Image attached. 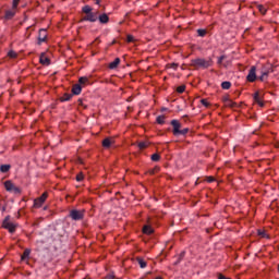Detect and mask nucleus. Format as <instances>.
<instances>
[{
	"label": "nucleus",
	"mask_w": 279,
	"mask_h": 279,
	"mask_svg": "<svg viewBox=\"0 0 279 279\" xmlns=\"http://www.w3.org/2000/svg\"><path fill=\"white\" fill-rule=\"evenodd\" d=\"M2 228L4 230H8L11 234H14L16 232V223L10 221V216H7L2 222Z\"/></svg>",
	"instance_id": "nucleus-1"
},
{
	"label": "nucleus",
	"mask_w": 279,
	"mask_h": 279,
	"mask_svg": "<svg viewBox=\"0 0 279 279\" xmlns=\"http://www.w3.org/2000/svg\"><path fill=\"white\" fill-rule=\"evenodd\" d=\"M269 73H274V69L271 68V64L263 65L260 69V82H265L267 77H269Z\"/></svg>",
	"instance_id": "nucleus-2"
},
{
	"label": "nucleus",
	"mask_w": 279,
	"mask_h": 279,
	"mask_svg": "<svg viewBox=\"0 0 279 279\" xmlns=\"http://www.w3.org/2000/svg\"><path fill=\"white\" fill-rule=\"evenodd\" d=\"M4 189L8 193H13L14 195H21V189L15 186L14 183L10 180L4 182Z\"/></svg>",
	"instance_id": "nucleus-3"
},
{
	"label": "nucleus",
	"mask_w": 279,
	"mask_h": 279,
	"mask_svg": "<svg viewBox=\"0 0 279 279\" xmlns=\"http://www.w3.org/2000/svg\"><path fill=\"white\" fill-rule=\"evenodd\" d=\"M69 217L72 221H82V219H84V210L72 209L69 213Z\"/></svg>",
	"instance_id": "nucleus-4"
},
{
	"label": "nucleus",
	"mask_w": 279,
	"mask_h": 279,
	"mask_svg": "<svg viewBox=\"0 0 279 279\" xmlns=\"http://www.w3.org/2000/svg\"><path fill=\"white\" fill-rule=\"evenodd\" d=\"M192 66H201V69H208L210 66V61L205 59H193Z\"/></svg>",
	"instance_id": "nucleus-5"
},
{
	"label": "nucleus",
	"mask_w": 279,
	"mask_h": 279,
	"mask_svg": "<svg viewBox=\"0 0 279 279\" xmlns=\"http://www.w3.org/2000/svg\"><path fill=\"white\" fill-rule=\"evenodd\" d=\"M170 125H172V134L173 136H180V130H182V123L178 120H172L170 122Z\"/></svg>",
	"instance_id": "nucleus-6"
},
{
	"label": "nucleus",
	"mask_w": 279,
	"mask_h": 279,
	"mask_svg": "<svg viewBox=\"0 0 279 279\" xmlns=\"http://www.w3.org/2000/svg\"><path fill=\"white\" fill-rule=\"evenodd\" d=\"M47 197H49V194L47 192H45L41 196H39L38 198H36L34 201V207L40 208L43 206V204H45V202L47 201Z\"/></svg>",
	"instance_id": "nucleus-7"
},
{
	"label": "nucleus",
	"mask_w": 279,
	"mask_h": 279,
	"mask_svg": "<svg viewBox=\"0 0 279 279\" xmlns=\"http://www.w3.org/2000/svg\"><path fill=\"white\" fill-rule=\"evenodd\" d=\"M98 20V15L96 12H90V13H87L83 19L82 21H88L89 23H95L97 22Z\"/></svg>",
	"instance_id": "nucleus-8"
},
{
	"label": "nucleus",
	"mask_w": 279,
	"mask_h": 279,
	"mask_svg": "<svg viewBox=\"0 0 279 279\" xmlns=\"http://www.w3.org/2000/svg\"><path fill=\"white\" fill-rule=\"evenodd\" d=\"M247 82H256V66H252L246 76Z\"/></svg>",
	"instance_id": "nucleus-9"
},
{
	"label": "nucleus",
	"mask_w": 279,
	"mask_h": 279,
	"mask_svg": "<svg viewBox=\"0 0 279 279\" xmlns=\"http://www.w3.org/2000/svg\"><path fill=\"white\" fill-rule=\"evenodd\" d=\"M47 40V29L41 28L38 33V45H43Z\"/></svg>",
	"instance_id": "nucleus-10"
},
{
	"label": "nucleus",
	"mask_w": 279,
	"mask_h": 279,
	"mask_svg": "<svg viewBox=\"0 0 279 279\" xmlns=\"http://www.w3.org/2000/svg\"><path fill=\"white\" fill-rule=\"evenodd\" d=\"M39 62L40 64H43L44 66H49V64H51V60L49 59V57H47V54L45 52H43L39 57Z\"/></svg>",
	"instance_id": "nucleus-11"
},
{
	"label": "nucleus",
	"mask_w": 279,
	"mask_h": 279,
	"mask_svg": "<svg viewBox=\"0 0 279 279\" xmlns=\"http://www.w3.org/2000/svg\"><path fill=\"white\" fill-rule=\"evenodd\" d=\"M15 10L16 9L5 11L4 19L7 21H11V19H14V16L16 15V11Z\"/></svg>",
	"instance_id": "nucleus-12"
},
{
	"label": "nucleus",
	"mask_w": 279,
	"mask_h": 279,
	"mask_svg": "<svg viewBox=\"0 0 279 279\" xmlns=\"http://www.w3.org/2000/svg\"><path fill=\"white\" fill-rule=\"evenodd\" d=\"M114 142L112 141V138L110 137H106L104 141H102V147H105V149H110V147H112V144Z\"/></svg>",
	"instance_id": "nucleus-13"
},
{
	"label": "nucleus",
	"mask_w": 279,
	"mask_h": 279,
	"mask_svg": "<svg viewBox=\"0 0 279 279\" xmlns=\"http://www.w3.org/2000/svg\"><path fill=\"white\" fill-rule=\"evenodd\" d=\"M73 95H82V85L75 84L72 87V96Z\"/></svg>",
	"instance_id": "nucleus-14"
},
{
	"label": "nucleus",
	"mask_w": 279,
	"mask_h": 279,
	"mask_svg": "<svg viewBox=\"0 0 279 279\" xmlns=\"http://www.w3.org/2000/svg\"><path fill=\"white\" fill-rule=\"evenodd\" d=\"M254 101H255V104H258V106H260V108H263V106H265V102H263V100L260 99V94L258 92H256L254 94Z\"/></svg>",
	"instance_id": "nucleus-15"
},
{
	"label": "nucleus",
	"mask_w": 279,
	"mask_h": 279,
	"mask_svg": "<svg viewBox=\"0 0 279 279\" xmlns=\"http://www.w3.org/2000/svg\"><path fill=\"white\" fill-rule=\"evenodd\" d=\"M98 21L99 23L106 24L109 23L110 17L108 16V14L104 13L101 15H98Z\"/></svg>",
	"instance_id": "nucleus-16"
},
{
	"label": "nucleus",
	"mask_w": 279,
	"mask_h": 279,
	"mask_svg": "<svg viewBox=\"0 0 279 279\" xmlns=\"http://www.w3.org/2000/svg\"><path fill=\"white\" fill-rule=\"evenodd\" d=\"M121 64V59L116 58L113 62L109 63V69L114 70Z\"/></svg>",
	"instance_id": "nucleus-17"
},
{
	"label": "nucleus",
	"mask_w": 279,
	"mask_h": 279,
	"mask_svg": "<svg viewBox=\"0 0 279 279\" xmlns=\"http://www.w3.org/2000/svg\"><path fill=\"white\" fill-rule=\"evenodd\" d=\"M143 233L144 234H154V229L151 228V226L146 225L143 227Z\"/></svg>",
	"instance_id": "nucleus-18"
},
{
	"label": "nucleus",
	"mask_w": 279,
	"mask_h": 279,
	"mask_svg": "<svg viewBox=\"0 0 279 279\" xmlns=\"http://www.w3.org/2000/svg\"><path fill=\"white\" fill-rule=\"evenodd\" d=\"M136 262L138 263L141 269H145V267H147V262H145L143 257H136Z\"/></svg>",
	"instance_id": "nucleus-19"
},
{
	"label": "nucleus",
	"mask_w": 279,
	"mask_h": 279,
	"mask_svg": "<svg viewBox=\"0 0 279 279\" xmlns=\"http://www.w3.org/2000/svg\"><path fill=\"white\" fill-rule=\"evenodd\" d=\"M231 87H232V83H230L229 81H225L221 83V88L223 90H230Z\"/></svg>",
	"instance_id": "nucleus-20"
},
{
	"label": "nucleus",
	"mask_w": 279,
	"mask_h": 279,
	"mask_svg": "<svg viewBox=\"0 0 279 279\" xmlns=\"http://www.w3.org/2000/svg\"><path fill=\"white\" fill-rule=\"evenodd\" d=\"M10 169H12L11 165H1L0 166L1 173H8V171H10Z\"/></svg>",
	"instance_id": "nucleus-21"
},
{
	"label": "nucleus",
	"mask_w": 279,
	"mask_h": 279,
	"mask_svg": "<svg viewBox=\"0 0 279 279\" xmlns=\"http://www.w3.org/2000/svg\"><path fill=\"white\" fill-rule=\"evenodd\" d=\"M73 98V94H64L61 98L60 101H71Z\"/></svg>",
	"instance_id": "nucleus-22"
},
{
	"label": "nucleus",
	"mask_w": 279,
	"mask_h": 279,
	"mask_svg": "<svg viewBox=\"0 0 279 279\" xmlns=\"http://www.w3.org/2000/svg\"><path fill=\"white\" fill-rule=\"evenodd\" d=\"M82 12L84 13V14H90L92 12H93V8H90V5H84L83 8H82Z\"/></svg>",
	"instance_id": "nucleus-23"
},
{
	"label": "nucleus",
	"mask_w": 279,
	"mask_h": 279,
	"mask_svg": "<svg viewBox=\"0 0 279 279\" xmlns=\"http://www.w3.org/2000/svg\"><path fill=\"white\" fill-rule=\"evenodd\" d=\"M29 254H32V251L29 248H26L22 254V260H26V258H29Z\"/></svg>",
	"instance_id": "nucleus-24"
},
{
	"label": "nucleus",
	"mask_w": 279,
	"mask_h": 279,
	"mask_svg": "<svg viewBox=\"0 0 279 279\" xmlns=\"http://www.w3.org/2000/svg\"><path fill=\"white\" fill-rule=\"evenodd\" d=\"M78 84H80V86H84V84H88V77H86V76H81V77L78 78Z\"/></svg>",
	"instance_id": "nucleus-25"
},
{
	"label": "nucleus",
	"mask_w": 279,
	"mask_h": 279,
	"mask_svg": "<svg viewBox=\"0 0 279 279\" xmlns=\"http://www.w3.org/2000/svg\"><path fill=\"white\" fill-rule=\"evenodd\" d=\"M196 32L201 38H204V36H206V34H208V32L204 28H198Z\"/></svg>",
	"instance_id": "nucleus-26"
},
{
	"label": "nucleus",
	"mask_w": 279,
	"mask_h": 279,
	"mask_svg": "<svg viewBox=\"0 0 279 279\" xmlns=\"http://www.w3.org/2000/svg\"><path fill=\"white\" fill-rule=\"evenodd\" d=\"M165 116H158L156 121L159 125H165Z\"/></svg>",
	"instance_id": "nucleus-27"
},
{
	"label": "nucleus",
	"mask_w": 279,
	"mask_h": 279,
	"mask_svg": "<svg viewBox=\"0 0 279 279\" xmlns=\"http://www.w3.org/2000/svg\"><path fill=\"white\" fill-rule=\"evenodd\" d=\"M186 134H189V129L187 128L186 129H181L179 131V136H186Z\"/></svg>",
	"instance_id": "nucleus-28"
},
{
	"label": "nucleus",
	"mask_w": 279,
	"mask_h": 279,
	"mask_svg": "<svg viewBox=\"0 0 279 279\" xmlns=\"http://www.w3.org/2000/svg\"><path fill=\"white\" fill-rule=\"evenodd\" d=\"M150 158H151L153 162H158V160H160V155L159 154H153Z\"/></svg>",
	"instance_id": "nucleus-29"
},
{
	"label": "nucleus",
	"mask_w": 279,
	"mask_h": 279,
	"mask_svg": "<svg viewBox=\"0 0 279 279\" xmlns=\"http://www.w3.org/2000/svg\"><path fill=\"white\" fill-rule=\"evenodd\" d=\"M158 171H160V168L155 167V168H153V169L148 170V173H149V175H155V174H156V172H158Z\"/></svg>",
	"instance_id": "nucleus-30"
},
{
	"label": "nucleus",
	"mask_w": 279,
	"mask_h": 279,
	"mask_svg": "<svg viewBox=\"0 0 279 279\" xmlns=\"http://www.w3.org/2000/svg\"><path fill=\"white\" fill-rule=\"evenodd\" d=\"M257 8H258L260 14H267V9L265 7H263V4H259Z\"/></svg>",
	"instance_id": "nucleus-31"
},
{
	"label": "nucleus",
	"mask_w": 279,
	"mask_h": 279,
	"mask_svg": "<svg viewBox=\"0 0 279 279\" xmlns=\"http://www.w3.org/2000/svg\"><path fill=\"white\" fill-rule=\"evenodd\" d=\"M186 90V86L185 85H181V86H179L178 88H177V93H179V94H182V93H184Z\"/></svg>",
	"instance_id": "nucleus-32"
},
{
	"label": "nucleus",
	"mask_w": 279,
	"mask_h": 279,
	"mask_svg": "<svg viewBox=\"0 0 279 279\" xmlns=\"http://www.w3.org/2000/svg\"><path fill=\"white\" fill-rule=\"evenodd\" d=\"M201 104H202L203 106H205V108H209V107H210V102H208L207 99H202V100H201Z\"/></svg>",
	"instance_id": "nucleus-33"
},
{
	"label": "nucleus",
	"mask_w": 279,
	"mask_h": 279,
	"mask_svg": "<svg viewBox=\"0 0 279 279\" xmlns=\"http://www.w3.org/2000/svg\"><path fill=\"white\" fill-rule=\"evenodd\" d=\"M21 0H13L12 8L13 10H16L19 8V3Z\"/></svg>",
	"instance_id": "nucleus-34"
},
{
	"label": "nucleus",
	"mask_w": 279,
	"mask_h": 279,
	"mask_svg": "<svg viewBox=\"0 0 279 279\" xmlns=\"http://www.w3.org/2000/svg\"><path fill=\"white\" fill-rule=\"evenodd\" d=\"M138 147H140L141 149H145V148H147V143H146V142H140V143H138Z\"/></svg>",
	"instance_id": "nucleus-35"
},
{
	"label": "nucleus",
	"mask_w": 279,
	"mask_h": 279,
	"mask_svg": "<svg viewBox=\"0 0 279 279\" xmlns=\"http://www.w3.org/2000/svg\"><path fill=\"white\" fill-rule=\"evenodd\" d=\"M258 236H262V239L267 238V233L265 231L258 230Z\"/></svg>",
	"instance_id": "nucleus-36"
},
{
	"label": "nucleus",
	"mask_w": 279,
	"mask_h": 279,
	"mask_svg": "<svg viewBox=\"0 0 279 279\" xmlns=\"http://www.w3.org/2000/svg\"><path fill=\"white\" fill-rule=\"evenodd\" d=\"M223 60H226L225 54H222L221 57L218 58V64H223Z\"/></svg>",
	"instance_id": "nucleus-37"
},
{
	"label": "nucleus",
	"mask_w": 279,
	"mask_h": 279,
	"mask_svg": "<svg viewBox=\"0 0 279 279\" xmlns=\"http://www.w3.org/2000/svg\"><path fill=\"white\" fill-rule=\"evenodd\" d=\"M227 106H231V108H234L235 106H236V104L235 102H233L232 100H230V99H227Z\"/></svg>",
	"instance_id": "nucleus-38"
},
{
	"label": "nucleus",
	"mask_w": 279,
	"mask_h": 279,
	"mask_svg": "<svg viewBox=\"0 0 279 279\" xmlns=\"http://www.w3.org/2000/svg\"><path fill=\"white\" fill-rule=\"evenodd\" d=\"M9 58H16V53L14 52V50H11L8 52Z\"/></svg>",
	"instance_id": "nucleus-39"
},
{
	"label": "nucleus",
	"mask_w": 279,
	"mask_h": 279,
	"mask_svg": "<svg viewBox=\"0 0 279 279\" xmlns=\"http://www.w3.org/2000/svg\"><path fill=\"white\" fill-rule=\"evenodd\" d=\"M126 41H128V43H134V36L128 35Z\"/></svg>",
	"instance_id": "nucleus-40"
},
{
	"label": "nucleus",
	"mask_w": 279,
	"mask_h": 279,
	"mask_svg": "<svg viewBox=\"0 0 279 279\" xmlns=\"http://www.w3.org/2000/svg\"><path fill=\"white\" fill-rule=\"evenodd\" d=\"M82 180H84V174H77L76 182H82Z\"/></svg>",
	"instance_id": "nucleus-41"
},
{
	"label": "nucleus",
	"mask_w": 279,
	"mask_h": 279,
	"mask_svg": "<svg viewBox=\"0 0 279 279\" xmlns=\"http://www.w3.org/2000/svg\"><path fill=\"white\" fill-rule=\"evenodd\" d=\"M207 181H208V182H215V178L208 177Z\"/></svg>",
	"instance_id": "nucleus-42"
},
{
	"label": "nucleus",
	"mask_w": 279,
	"mask_h": 279,
	"mask_svg": "<svg viewBox=\"0 0 279 279\" xmlns=\"http://www.w3.org/2000/svg\"><path fill=\"white\" fill-rule=\"evenodd\" d=\"M180 258H184V252L180 254Z\"/></svg>",
	"instance_id": "nucleus-43"
},
{
	"label": "nucleus",
	"mask_w": 279,
	"mask_h": 279,
	"mask_svg": "<svg viewBox=\"0 0 279 279\" xmlns=\"http://www.w3.org/2000/svg\"><path fill=\"white\" fill-rule=\"evenodd\" d=\"M2 213H5V207H2Z\"/></svg>",
	"instance_id": "nucleus-44"
},
{
	"label": "nucleus",
	"mask_w": 279,
	"mask_h": 279,
	"mask_svg": "<svg viewBox=\"0 0 279 279\" xmlns=\"http://www.w3.org/2000/svg\"><path fill=\"white\" fill-rule=\"evenodd\" d=\"M97 5H99V0H96Z\"/></svg>",
	"instance_id": "nucleus-45"
}]
</instances>
